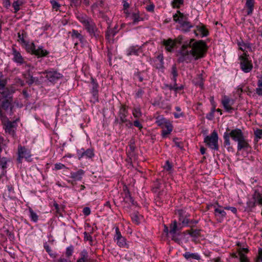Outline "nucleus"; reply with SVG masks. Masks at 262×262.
Here are the masks:
<instances>
[{
  "instance_id": "37998d69",
  "label": "nucleus",
  "mask_w": 262,
  "mask_h": 262,
  "mask_svg": "<svg viewBox=\"0 0 262 262\" xmlns=\"http://www.w3.org/2000/svg\"><path fill=\"white\" fill-rule=\"evenodd\" d=\"M27 35V32H25L24 30H22L21 31H20L17 33L18 40H20L21 44H23V43H25V42L26 41L25 38H26Z\"/></svg>"
},
{
  "instance_id": "f03ea898",
  "label": "nucleus",
  "mask_w": 262,
  "mask_h": 262,
  "mask_svg": "<svg viewBox=\"0 0 262 262\" xmlns=\"http://www.w3.org/2000/svg\"><path fill=\"white\" fill-rule=\"evenodd\" d=\"M177 214L178 215L179 223L176 220L172 221L170 224L169 234L171 239L179 244L181 242L179 237L180 231L183 227L189 226L190 214L184 209L178 210Z\"/></svg>"
},
{
  "instance_id": "a211bd4d",
  "label": "nucleus",
  "mask_w": 262,
  "mask_h": 262,
  "mask_svg": "<svg viewBox=\"0 0 262 262\" xmlns=\"http://www.w3.org/2000/svg\"><path fill=\"white\" fill-rule=\"evenodd\" d=\"M119 30V29H118V26L117 25H116L113 28H111L110 25H108L105 32V39L109 42L113 41V37L118 32Z\"/></svg>"
},
{
  "instance_id": "4d7b16f0",
  "label": "nucleus",
  "mask_w": 262,
  "mask_h": 262,
  "mask_svg": "<svg viewBox=\"0 0 262 262\" xmlns=\"http://www.w3.org/2000/svg\"><path fill=\"white\" fill-rule=\"evenodd\" d=\"M50 3L52 5V8L57 11L60 7V5L56 0H50Z\"/></svg>"
},
{
  "instance_id": "3c124183",
  "label": "nucleus",
  "mask_w": 262,
  "mask_h": 262,
  "mask_svg": "<svg viewBox=\"0 0 262 262\" xmlns=\"http://www.w3.org/2000/svg\"><path fill=\"white\" fill-rule=\"evenodd\" d=\"M238 255L239 256V259L240 262H248L249 260L247 257L242 253V251L238 252Z\"/></svg>"
},
{
  "instance_id": "c9c22d12",
  "label": "nucleus",
  "mask_w": 262,
  "mask_h": 262,
  "mask_svg": "<svg viewBox=\"0 0 262 262\" xmlns=\"http://www.w3.org/2000/svg\"><path fill=\"white\" fill-rule=\"evenodd\" d=\"M117 245L121 248H126L128 249L129 248V245L126 242V239L124 237H122L117 240Z\"/></svg>"
},
{
  "instance_id": "69168bd1",
  "label": "nucleus",
  "mask_w": 262,
  "mask_h": 262,
  "mask_svg": "<svg viewBox=\"0 0 262 262\" xmlns=\"http://www.w3.org/2000/svg\"><path fill=\"white\" fill-rule=\"evenodd\" d=\"M155 5L154 4H150V5L146 7V10L148 12H154Z\"/></svg>"
},
{
  "instance_id": "0e129e2a",
  "label": "nucleus",
  "mask_w": 262,
  "mask_h": 262,
  "mask_svg": "<svg viewBox=\"0 0 262 262\" xmlns=\"http://www.w3.org/2000/svg\"><path fill=\"white\" fill-rule=\"evenodd\" d=\"M199 223L198 220H190L189 219V227L190 228H193L196 225Z\"/></svg>"
},
{
  "instance_id": "8fccbe9b",
  "label": "nucleus",
  "mask_w": 262,
  "mask_h": 262,
  "mask_svg": "<svg viewBox=\"0 0 262 262\" xmlns=\"http://www.w3.org/2000/svg\"><path fill=\"white\" fill-rule=\"evenodd\" d=\"M74 246L73 245H70V246L66 248V256L67 257H71L74 252Z\"/></svg>"
},
{
  "instance_id": "39448f33",
  "label": "nucleus",
  "mask_w": 262,
  "mask_h": 262,
  "mask_svg": "<svg viewBox=\"0 0 262 262\" xmlns=\"http://www.w3.org/2000/svg\"><path fill=\"white\" fill-rule=\"evenodd\" d=\"M12 93L11 98L9 99V103L6 105H3L4 99L0 100V118H7L4 112H9L10 115H13L14 113V107H21L22 105H20L18 100L13 101V94Z\"/></svg>"
},
{
  "instance_id": "b1692460",
  "label": "nucleus",
  "mask_w": 262,
  "mask_h": 262,
  "mask_svg": "<svg viewBox=\"0 0 262 262\" xmlns=\"http://www.w3.org/2000/svg\"><path fill=\"white\" fill-rule=\"evenodd\" d=\"M162 45L165 47V50L167 52H171L175 47L174 41L171 38L163 39L161 42Z\"/></svg>"
},
{
  "instance_id": "e2e57ef3",
  "label": "nucleus",
  "mask_w": 262,
  "mask_h": 262,
  "mask_svg": "<svg viewBox=\"0 0 262 262\" xmlns=\"http://www.w3.org/2000/svg\"><path fill=\"white\" fill-rule=\"evenodd\" d=\"M84 239L86 241H89L90 244H92L93 239L92 236L88 232H84Z\"/></svg>"
},
{
  "instance_id": "473e14b6",
  "label": "nucleus",
  "mask_w": 262,
  "mask_h": 262,
  "mask_svg": "<svg viewBox=\"0 0 262 262\" xmlns=\"http://www.w3.org/2000/svg\"><path fill=\"white\" fill-rule=\"evenodd\" d=\"M193 27V26L188 21H185L180 25V28L183 32H188L190 31L191 28Z\"/></svg>"
},
{
  "instance_id": "a18cd8bd",
  "label": "nucleus",
  "mask_w": 262,
  "mask_h": 262,
  "mask_svg": "<svg viewBox=\"0 0 262 262\" xmlns=\"http://www.w3.org/2000/svg\"><path fill=\"white\" fill-rule=\"evenodd\" d=\"M185 16H178L177 14H174L173 15V20L178 23L181 25L185 21Z\"/></svg>"
},
{
  "instance_id": "6e6d98bb",
  "label": "nucleus",
  "mask_w": 262,
  "mask_h": 262,
  "mask_svg": "<svg viewBox=\"0 0 262 262\" xmlns=\"http://www.w3.org/2000/svg\"><path fill=\"white\" fill-rule=\"evenodd\" d=\"M131 218H132V221L136 224H139L140 223V220H139V217L138 216V213L135 212V213H133L131 214Z\"/></svg>"
},
{
  "instance_id": "a878e982",
  "label": "nucleus",
  "mask_w": 262,
  "mask_h": 262,
  "mask_svg": "<svg viewBox=\"0 0 262 262\" xmlns=\"http://www.w3.org/2000/svg\"><path fill=\"white\" fill-rule=\"evenodd\" d=\"M203 71H202L201 74H198L192 81L195 85L200 86L201 89H203L204 88V82L205 81V78L203 77Z\"/></svg>"
},
{
  "instance_id": "9b49d317",
  "label": "nucleus",
  "mask_w": 262,
  "mask_h": 262,
  "mask_svg": "<svg viewBox=\"0 0 262 262\" xmlns=\"http://www.w3.org/2000/svg\"><path fill=\"white\" fill-rule=\"evenodd\" d=\"M256 205L262 206V194L258 190H254L251 200L247 202V207L251 210L254 208Z\"/></svg>"
},
{
  "instance_id": "ddd939ff",
  "label": "nucleus",
  "mask_w": 262,
  "mask_h": 262,
  "mask_svg": "<svg viewBox=\"0 0 262 262\" xmlns=\"http://www.w3.org/2000/svg\"><path fill=\"white\" fill-rule=\"evenodd\" d=\"M42 73L44 74H46V77L49 81L52 83H55L58 80L61 79L63 76L61 73L54 69L45 70L42 72Z\"/></svg>"
},
{
  "instance_id": "bb28decb",
  "label": "nucleus",
  "mask_w": 262,
  "mask_h": 262,
  "mask_svg": "<svg viewBox=\"0 0 262 262\" xmlns=\"http://www.w3.org/2000/svg\"><path fill=\"white\" fill-rule=\"evenodd\" d=\"M140 53H141V49L138 46H131L126 50V55L128 56L133 55L138 56Z\"/></svg>"
},
{
  "instance_id": "7ed1b4c3",
  "label": "nucleus",
  "mask_w": 262,
  "mask_h": 262,
  "mask_svg": "<svg viewBox=\"0 0 262 262\" xmlns=\"http://www.w3.org/2000/svg\"><path fill=\"white\" fill-rule=\"evenodd\" d=\"M77 18L82 24L84 29L91 37L99 38L100 31L91 17L86 14H79L77 16Z\"/></svg>"
},
{
  "instance_id": "49530a36",
  "label": "nucleus",
  "mask_w": 262,
  "mask_h": 262,
  "mask_svg": "<svg viewBox=\"0 0 262 262\" xmlns=\"http://www.w3.org/2000/svg\"><path fill=\"white\" fill-rule=\"evenodd\" d=\"M254 141L256 142H258L260 139L262 138V129H256L254 131Z\"/></svg>"
},
{
  "instance_id": "4c0bfd02",
  "label": "nucleus",
  "mask_w": 262,
  "mask_h": 262,
  "mask_svg": "<svg viewBox=\"0 0 262 262\" xmlns=\"http://www.w3.org/2000/svg\"><path fill=\"white\" fill-rule=\"evenodd\" d=\"M161 186V183L159 182V181L157 180L155 181L154 183V185L152 187V191L154 193H158V199H160L159 195L161 194L160 192H158L159 189H160Z\"/></svg>"
},
{
  "instance_id": "393cba45",
  "label": "nucleus",
  "mask_w": 262,
  "mask_h": 262,
  "mask_svg": "<svg viewBox=\"0 0 262 262\" xmlns=\"http://www.w3.org/2000/svg\"><path fill=\"white\" fill-rule=\"evenodd\" d=\"M130 18L133 20V25H137L139 22L144 20V18L139 10H136L131 13Z\"/></svg>"
},
{
  "instance_id": "79ce46f5",
  "label": "nucleus",
  "mask_w": 262,
  "mask_h": 262,
  "mask_svg": "<svg viewBox=\"0 0 262 262\" xmlns=\"http://www.w3.org/2000/svg\"><path fill=\"white\" fill-rule=\"evenodd\" d=\"M238 45L239 47V49L243 51H245V49H243V47L247 48L249 50V51H252V45L249 42H244V41L239 42L238 43Z\"/></svg>"
},
{
  "instance_id": "dca6fc26",
  "label": "nucleus",
  "mask_w": 262,
  "mask_h": 262,
  "mask_svg": "<svg viewBox=\"0 0 262 262\" xmlns=\"http://www.w3.org/2000/svg\"><path fill=\"white\" fill-rule=\"evenodd\" d=\"M217 207L215 205L214 206V214L219 222H221L226 217V212L224 211V208L220 205L218 203H216Z\"/></svg>"
},
{
  "instance_id": "13d9d810",
  "label": "nucleus",
  "mask_w": 262,
  "mask_h": 262,
  "mask_svg": "<svg viewBox=\"0 0 262 262\" xmlns=\"http://www.w3.org/2000/svg\"><path fill=\"white\" fill-rule=\"evenodd\" d=\"M43 248L50 256H53L54 254L53 253L50 246L47 243H44Z\"/></svg>"
},
{
  "instance_id": "603ef678",
  "label": "nucleus",
  "mask_w": 262,
  "mask_h": 262,
  "mask_svg": "<svg viewBox=\"0 0 262 262\" xmlns=\"http://www.w3.org/2000/svg\"><path fill=\"white\" fill-rule=\"evenodd\" d=\"M81 0H70V5L72 7L77 8L81 5Z\"/></svg>"
},
{
  "instance_id": "c756f323",
  "label": "nucleus",
  "mask_w": 262,
  "mask_h": 262,
  "mask_svg": "<svg viewBox=\"0 0 262 262\" xmlns=\"http://www.w3.org/2000/svg\"><path fill=\"white\" fill-rule=\"evenodd\" d=\"M10 162V159L6 157H0V167L2 169L3 174L6 172V169L8 167V162Z\"/></svg>"
},
{
  "instance_id": "de8ad7c7",
  "label": "nucleus",
  "mask_w": 262,
  "mask_h": 262,
  "mask_svg": "<svg viewBox=\"0 0 262 262\" xmlns=\"http://www.w3.org/2000/svg\"><path fill=\"white\" fill-rule=\"evenodd\" d=\"M133 115L135 118H140L142 116L140 108L139 107L134 108L133 110Z\"/></svg>"
},
{
  "instance_id": "2f4dec72",
  "label": "nucleus",
  "mask_w": 262,
  "mask_h": 262,
  "mask_svg": "<svg viewBox=\"0 0 262 262\" xmlns=\"http://www.w3.org/2000/svg\"><path fill=\"white\" fill-rule=\"evenodd\" d=\"M69 33L71 34L72 38H77L80 42H83L84 40L83 36L79 33L77 30L73 29Z\"/></svg>"
},
{
  "instance_id": "ea45409f",
  "label": "nucleus",
  "mask_w": 262,
  "mask_h": 262,
  "mask_svg": "<svg viewBox=\"0 0 262 262\" xmlns=\"http://www.w3.org/2000/svg\"><path fill=\"white\" fill-rule=\"evenodd\" d=\"M24 4V0H16L12 4V7L14 8V13H16L20 10V6Z\"/></svg>"
},
{
  "instance_id": "680f3d73",
  "label": "nucleus",
  "mask_w": 262,
  "mask_h": 262,
  "mask_svg": "<svg viewBox=\"0 0 262 262\" xmlns=\"http://www.w3.org/2000/svg\"><path fill=\"white\" fill-rule=\"evenodd\" d=\"M115 232H116V234L115 235V237H114V240L115 241H117L118 240V239L122 237L123 236H122L121 235V233L119 230V229L118 227H116L115 228Z\"/></svg>"
},
{
  "instance_id": "2eb2a0df",
  "label": "nucleus",
  "mask_w": 262,
  "mask_h": 262,
  "mask_svg": "<svg viewBox=\"0 0 262 262\" xmlns=\"http://www.w3.org/2000/svg\"><path fill=\"white\" fill-rule=\"evenodd\" d=\"M17 121V119L13 121H10L8 120L6 122L3 123L4 129L6 133H8L11 135L15 134V130L17 126L16 123Z\"/></svg>"
},
{
  "instance_id": "423d86ee",
  "label": "nucleus",
  "mask_w": 262,
  "mask_h": 262,
  "mask_svg": "<svg viewBox=\"0 0 262 262\" xmlns=\"http://www.w3.org/2000/svg\"><path fill=\"white\" fill-rule=\"evenodd\" d=\"M21 45L28 53L35 55L37 58L46 57L49 54V52L44 49L42 46H39L36 49V46L33 42L26 41Z\"/></svg>"
},
{
  "instance_id": "0eeeda50",
  "label": "nucleus",
  "mask_w": 262,
  "mask_h": 262,
  "mask_svg": "<svg viewBox=\"0 0 262 262\" xmlns=\"http://www.w3.org/2000/svg\"><path fill=\"white\" fill-rule=\"evenodd\" d=\"M8 80L7 79H0V100L4 99L3 105L9 103V99L11 98L12 93H14L15 89L11 86L6 87Z\"/></svg>"
},
{
  "instance_id": "4be33fe9",
  "label": "nucleus",
  "mask_w": 262,
  "mask_h": 262,
  "mask_svg": "<svg viewBox=\"0 0 262 262\" xmlns=\"http://www.w3.org/2000/svg\"><path fill=\"white\" fill-rule=\"evenodd\" d=\"M12 55L13 56L12 60L14 62L20 65L25 62L24 58L20 53L14 48L12 49Z\"/></svg>"
},
{
  "instance_id": "c85d7f7f",
  "label": "nucleus",
  "mask_w": 262,
  "mask_h": 262,
  "mask_svg": "<svg viewBox=\"0 0 262 262\" xmlns=\"http://www.w3.org/2000/svg\"><path fill=\"white\" fill-rule=\"evenodd\" d=\"M183 257L187 260H190L191 259H196L198 260H201V256L198 253H190L186 252L183 254Z\"/></svg>"
},
{
  "instance_id": "5fc2aeb1",
  "label": "nucleus",
  "mask_w": 262,
  "mask_h": 262,
  "mask_svg": "<svg viewBox=\"0 0 262 262\" xmlns=\"http://www.w3.org/2000/svg\"><path fill=\"white\" fill-rule=\"evenodd\" d=\"M184 0H174L172 2L171 5L173 8H179L181 5L183 4Z\"/></svg>"
},
{
  "instance_id": "864d4df0",
  "label": "nucleus",
  "mask_w": 262,
  "mask_h": 262,
  "mask_svg": "<svg viewBox=\"0 0 262 262\" xmlns=\"http://www.w3.org/2000/svg\"><path fill=\"white\" fill-rule=\"evenodd\" d=\"M144 91L143 88H139L138 89L136 93H135V98H141L143 97V94H144Z\"/></svg>"
},
{
  "instance_id": "e433bc0d",
  "label": "nucleus",
  "mask_w": 262,
  "mask_h": 262,
  "mask_svg": "<svg viewBox=\"0 0 262 262\" xmlns=\"http://www.w3.org/2000/svg\"><path fill=\"white\" fill-rule=\"evenodd\" d=\"M80 255V257L78 258L79 259L85 262H91V259L89 258L88 252L85 249H83L81 251Z\"/></svg>"
},
{
  "instance_id": "bf43d9fd",
  "label": "nucleus",
  "mask_w": 262,
  "mask_h": 262,
  "mask_svg": "<svg viewBox=\"0 0 262 262\" xmlns=\"http://www.w3.org/2000/svg\"><path fill=\"white\" fill-rule=\"evenodd\" d=\"M171 77H178V76L177 68L176 64L172 65L171 67Z\"/></svg>"
},
{
  "instance_id": "72a5a7b5",
  "label": "nucleus",
  "mask_w": 262,
  "mask_h": 262,
  "mask_svg": "<svg viewBox=\"0 0 262 262\" xmlns=\"http://www.w3.org/2000/svg\"><path fill=\"white\" fill-rule=\"evenodd\" d=\"M144 71H139L138 70L134 74L133 78L135 80H138L140 82H143L145 79L144 76Z\"/></svg>"
},
{
  "instance_id": "774afa93",
  "label": "nucleus",
  "mask_w": 262,
  "mask_h": 262,
  "mask_svg": "<svg viewBox=\"0 0 262 262\" xmlns=\"http://www.w3.org/2000/svg\"><path fill=\"white\" fill-rule=\"evenodd\" d=\"M165 122V119L164 118H157L156 123L158 125L161 126Z\"/></svg>"
},
{
  "instance_id": "c03bdc74",
  "label": "nucleus",
  "mask_w": 262,
  "mask_h": 262,
  "mask_svg": "<svg viewBox=\"0 0 262 262\" xmlns=\"http://www.w3.org/2000/svg\"><path fill=\"white\" fill-rule=\"evenodd\" d=\"M172 130V126L171 124L166 125V129H163L162 131L161 135L163 138H165L170 134Z\"/></svg>"
},
{
  "instance_id": "f704fd0d",
  "label": "nucleus",
  "mask_w": 262,
  "mask_h": 262,
  "mask_svg": "<svg viewBox=\"0 0 262 262\" xmlns=\"http://www.w3.org/2000/svg\"><path fill=\"white\" fill-rule=\"evenodd\" d=\"M254 6V0H246V6L248 8L247 15H250L252 14Z\"/></svg>"
},
{
  "instance_id": "aec40b11",
  "label": "nucleus",
  "mask_w": 262,
  "mask_h": 262,
  "mask_svg": "<svg viewBox=\"0 0 262 262\" xmlns=\"http://www.w3.org/2000/svg\"><path fill=\"white\" fill-rule=\"evenodd\" d=\"M195 36H198L199 34L201 37L207 36L209 35V31L206 28V26L200 23L196 26V29L194 30Z\"/></svg>"
},
{
  "instance_id": "6ab92c4d",
  "label": "nucleus",
  "mask_w": 262,
  "mask_h": 262,
  "mask_svg": "<svg viewBox=\"0 0 262 262\" xmlns=\"http://www.w3.org/2000/svg\"><path fill=\"white\" fill-rule=\"evenodd\" d=\"M222 103L225 111L229 113H232L234 108L231 106L234 103L233 100L230 99L229 97L225 96L222 100Z\"/></svg>"
},
{
  "instance_id": "7c9ffc66",
  "label": "nucleus",
  "mask_w": 262,
  "mask_h": 262,
  "mask_svg": "<svg viewBox=\"0 0 262 262\" xmlns=\"http://www.w3.org/2000/svg\"><path fill=\"white\" fill-rule=\"evenodd\" d=\"M201 229H193L191 228L190 230L186 231L187 233L192 238L196 239L201 235Z\"/></svg>"
},
{
  "instance_id": "4468645a",
  "label": "nucleus",
  "mask_w": 262,
  "mask_h": 262,
  "mask_svg": "<svg viewBox=\"0 0 262 262\" xmlns=\"http://www.w3.org/2000/svg\"><path fill=\"white\" fill-rule=\"evenodd\" d=\"M76 152L78 159L79 160L83 158L91 159L95 156L94 149L92 148H88L86 150H85L83 148L78 149Z\"/></svg>"
},
{
  "instance_id": "f257e3e1",
  "label": "nucleus",
  "mask_w": 262,
  "mask_h": 262,
  "mask_svg": "<svg viewBox=\"0 0 262 262\" xmlns=\"http://www.w3.org/2000/svg\"><path fill=\"white\" fill-rule=\"evenodd\" d=\"M173 41L177 43L182 44L179 50L178 62L179 63H190L192 60H197L205 57L208 47L206 42L203 40H196L195 39L183 41L182 35L178 36Z\"/></svg>"
},
{
  "instance_id": "58836bf2",
  "label": "nucleus",
  "mask_w": 262,
  "mask_h": 262,
  "mask_svg": "<svg viewBox=\"0 0 262 262\" xmlns=\"http://www.w3.org/2000/svg\"><path fill=\"white\" fill-rule=\"evenodd\" d=\"M124 200L126 202H130L133 206H136L137 205V202L135 201L133 198L130 195L128 190L125 193Z\"/></svg>"
},
{
  "instance_id": "20e7f679",
  "label": "nucleus",
  "mask_w": 262,
  "mask_h": 262,
  "mask_svg": "<svg viewBox=\"0 0 262 262\" xmlns=\"http://www.w3.org/2000/svg\"><path fill=\"white\" fill-rule=\"evenodd\" d=\"M244 133L240 128H236L234 129L231 130L227 127V132H225L223 135L224 146L227 147V150L230 151L233 150V148L230 146V138L234 141L237 142L244 137Z\"/></svg>"
},
{
  "instance_id": "cd10ccee",
  "label": "nucleus",
  "mask_w": 262,
  "mask_h": 262,
  "mask_svg": "<svg viewBox=\"0 0 262 262\" xmlns=\"http://www.w3.org/2000/svg\"><path fill=\"white\" fill-rule=\"evenodd\" d=\"M155 67L158 69L164 68V57L163 54H159L154 61Z\"/></svg>"
},
{
  "instance_id": "412c9836",
  "label": "nucleus",
  "mask_w": 262,
  "mask_h": 262,
  "mask_svg": "<svg viewBox=\"0 0 262 262\" xmlns=\"http://www.w3.org/2000/svg\"><path fill=\"white\" fill-rule=\"evenodd\" d=\"M18 155H20L23 158H25L27 161H31L30 158L31 154L30 150L26 148L25 146L19 145L18 147Z\"/></svg>"
},
{
  "instance_id": "5701e85b",
  "label": "nucleus",
  "mask_w": 262,
  "mask_h": 262,
  "mask_svg": "<svg viewBox=\"0 0 262 262\" xmlns=\"http://www.w3.org/2000/svg\"><path fill=\"white\" fill-rule=\"evenodd\" d=\"M237 142V149L238 151L242 150H247L251 148V146L248 142V141L245 138V137L241 139Z\"/></svg>"
},
{
  "instance_id": "09e8293b",
  "label": "nucleus",
  "mask_w": 262,
  "mask_h": 262,
  "mask_svg": "<svg viewBox=\"0 0 262 262\" xmlns=\"http://www.w3.org/2000/svg\"><path fill=\"white\" fill-rule=\"evenodd\" d=\"M27 76H28V77H31V79H28L26 80V82L29 85H31L35 81V78L33 77V74H32L31 71L29 70L27 71Z\"/></svg>"
},
{
  "instance_id": "f8f14e48",
  "label": "nucleus",
  "mask_w": 262,
  "mask_h": 262,
  "mask_svg": "<svg viewBox=\"0 0 262 262\" xmlns=\"http://www.w3.org/2000/svg\"><path fill=\"white\" fill-rule=\"evenodd\" d=\"M91 88L90 89V93L92 94L91 101L95 103L99 101V84L97 80L91 77Z\"/></svg>"
},
{
  "instance_id": "338daca9",
  "label": "nucleus",
  "mask_w": 262,
  "mask_h": 262,
  "mask_svg": "<svg viewBox=\"0 0 262 262\" xmlns=\"http://www.w3.org/2000/svg\"><path fill=\"white\" fill-rule=\"evenodd\" d=\"M224 209L225 210H230L234 214L237 213V209L234 207L226 206L224 207Z\"/></svg>"
},
{
  "instance_id": "a19ab883",
  "label": "nucleus",
  "mask_w": 262,
  "mask_h": 262,
  "mask_svg": "<svg viewBox=\"0 0 262 262\" xmlns=\"http://www.w3.org/2000/svg\"><path fill=\"white\" fill-rule=\"evenodd\" d=\"M29 217L31 219V220L34 222H37L38 220V215L33 211V210L31 208H29Z\"/></svg>"
},
{
  "instance_id": "6e6552de",
  "label": "nucleus",
  "mask_w": 262,
  "mask_h": 262,
  "mask_svg": "<svg viewBox=\"0 0 262 262\" xmlns=\"http://www.w3.org/2000/svg\"><path fill=\"white\" fill-rule=\"evenodd\" d=\"M128 114V107L125 105H121L118 112L119 118H116L114 123L120 125L125 123L127 127H131L133 123L127 118Z\"/></svg>"
},
{
  "instance_id": "052dcab7",
  "label": "nucleus",
  "mask_w": 262,
  "mask_h": 262,
  "mask_svg": "<svg viewBox=\"0 0 262 262\" xmlns=\"http://www.w3.org/2000/svg\"><path fill=\"white\" fill-rule=\"evenodd\" d=\"M172 164L168 160H167L165 162V165L164 166V169L167 171H170L172 170Z\"/></svg>"
},
{
  "instance_id": "1a4fd4ad",
  "label": "nucleus",
  "mask_w": 262,
  "mask_h": 262,
  "mask_svg": "<svg viewBox=\"0 0 262 262\" xmlns=\"http://www.w3.org/2000/svg\"><path fill=\"white\" fill-rule=\"evenodd\" d=\"M249 55L245 52L239 57L240 68L244 73L250 72L253 66L251 60L249 59Z\"/></svg>"
},
{
  "instance_id": "f3484780",
  "label": "nucleus",
  "mask_w": 262,
  "mask_h": 262,
  "mask_svg": "<svg viewBox=\"0 0 262 262\" xmlns=\"http://www.w3.org/2000/svg\"><path fill=\"white\" fill-rule=\"evenodd\" d=\"M70 174V178L73 180L68 181V182L75 185L76 181H81L82 180L83 176L85 174V171L83 169H79L76 171L71 172Z\"/></svg>"
},
{
  "instance_id": "9d476101",
  "label": "nucleus",
  "mask_w": 262,
  "mask_h": 262,
  "mask_svg": "<svg viewBox=\"0 0 262 262\" xmlns=\"http://www.w3.org/2000/svg\"><path fill=\"white\" fill-rule=\"evenodd\" d=\"M218 139L217 133L215 130H214L210 135L206 136L205 137L204 142L209 148L217 151L219 149Z\"/></svg>"
}]
</instances>
